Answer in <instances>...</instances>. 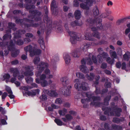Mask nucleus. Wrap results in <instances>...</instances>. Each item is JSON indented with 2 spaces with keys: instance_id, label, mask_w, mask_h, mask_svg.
I'll return each instance as SVG.
<instances>
[{
  "instance_id": "nucleus-1",
  "label": "nucleus",
  "mask_w": 130,
  "mask_h": 130,
  "mask_svg": "<svg viewBox=\"0 0 130 130\" xmlns=\"http://www.w3.org/2000/svg\"><path fill=\"white\" fill-rule=\"evenodd\" d=\"M87 21L90 24L96 23V25L97 28L101 30H106L108 28L106 26L102 25L101 23L102 19H101L98 18H95L94 19H89Z\"/></svg>"
},
{
  "instance_id": "nucleus-2",
  "label": "nucleus",
  "mask_w": 130,
  "mask_h": 130,
  "mask_svg": "<svg viewBox=\"0 0 130 130\" xmlns=\"http://www.w3.org/2000/svg\"><path fill=\"white\" fill-rule=\"evenodd\" d=\"M64 27L67 30V32L70 36V40L72 44H75L77 41L80 40V38L77 36V33L73 31H70L69 29V26L67 23H66Z\"/></svg>"
},
{
  "instance_id": "nucleus-3",
  "label": "nucleus",
  "mask_w": 130,
  "mask_h": 130,
  "mask_svg": "<svg viewBox=\"0 0 130 130\" xmlns=\"http://www.w3.org/2000/svg\"><path fill=\"white\" fill-rule=\"evenodd\" d=\"M44 12L45 15L44 17V20L47 22V27L46 33L47 34L50 32L52 29L53 23L51 19L48 17V11L47 7L44 9Z\"/></svg>"
},
{
  "instance_id": "nucleus-4",
  "label": "nucleus",
  "mask_w": 130,
  "mask_h": 130,
  "mask_svg": "<svg viewBox=\"0 0 130 130\" xmlns=\"http://www.w3.org/2000/svg\"><path fill=\"white\" fill-rule=\"evenodd\" d=\"M29 13L32 14V15H28V18H31L32 19H34L36 21H38L41 20V16L42 13L41 11L37 10H30L29 11Z\"/></svg>"
},
{
  "instance_id": "nucleus-5",
  "label": "nucleus",
  "mask_w": 130,
  "mask_h": 130,
  "mask_svg": "<svg viewBox=\"0 0 130 130\" xmlns=\"http://www.w3.org/2000/svg\"><path fill=\"white\" fill-rule=\"evenodd\" d=\"M24 49L26 52L28 51L30 53V56L31 57L35 55H39L41 52V51L40 49L36 50L35 48H32V46L31 45L25 47Z\"/></svg>"
},
{
  "instance_id": "nucleus-6",
  "label": "nucleus",
  "mask_w": 130,
  "mask_h": 130,
  "mask_svg": "<svg viewBox=\"0 0 130 130\" xmlns=\"http://www.w3.org/2000/svg\"><path fill=\"white\" fill-rule=\"evenodd\" d=\"M48 67V63L46 62L41 61L37 66V69L38 71L36 73L37 77L41 76V73L44 71L45 68H47Z\"/></svg>"
},
{
  "instance_id": "nucleus-7",
  "label": "nucleus",
  "mask_w": 130,
  "mask_h": 130,
  "mask_svg": "<svg viewBox=\"0 0 130 130\" xmlns=\"http://www.w3.org/2000/svg\"><path fill=\"white\" fill-rule=\"evenodd\" d=\"M78 79H75L74 82H77L74 85L75 88L78 91H85L87 90V88L85 86V83L82 82L81 83L79 82H78Z\"/></svg>"
},
{
  "instance_id": "nucleus-8",
  "label": "nucleus",
  "mask_w": 130,
  "mask_h": 130,
  "mask_svg": "<svg viewBox=\"0 0 130 130\" xmlns=\"http://www.w3.org/2000/svg\"><path fill=\"white\" fill-rule=\"evenodd\" d=\"M24 21L30 23H27L24 22V26L25 27L29 28L30 27H36L39 26V24L38 23H34V21L31 19H29L27 18H23Z\"/></svg>"
},
{
  "instance_id": "nucleus-9",
  "label": "nucleus",
  "mask_w": 130,
  "mask_h": 130,
  "mask_svg": "<svg viewBox=\"0 0 130 130\" xmlns=\"http://www.w3.org/2000/svg\"><path fill=\"white\" fill-rule=\"evenodd\" d=\"M25 71L24 74L25 76H31L34 74L32 71L34 69V66H32L27 65L25 66Z\"/></svg>"
},
{
  "instance_id": "nucleus-10",
  "label": "nucleus",
  "mask_w": 130,
  "mask_h": 130,
  "mask_svg": "<svg viewBox=\"0 0 130 130\" xmlns=\"http://www.w3.org/2000/svg\"><path fill=\"white\" fill-rule=\"evenodd\" d=\"M113 109V111L110 112V113L111 116L114 115V112L115 113V116H116L119 117L121 115V113L122 111V109L120 108L115 107H112Z\"/></svg>"
},
{
  "instance_id": "nucleus-11",
  "label": "nucleus",
  "mask_w": 130,
  "mask_h": 130,
  "mask_svg": "<svg viewBox=\"0 0 130 130\" xmlns=\"http://www.w3.org/2000/svg\"><path fill=\"white\" fill-rule=\"evenodd\" d=\"M57 7L55 0H53L51 5V10L53 14H56L58 13Z\"/></svg>"
},
{
  "instance_id": "nucleus-12",
  "label": "nucleus",
  "mask_w": 130,
  "mask_h": 130,
  "mask_svg": "<svg viewBox=\"0 0 130 130\" xmlns=\"http://www.w3.org/2000/svg\"><path fill=\"white\" fill-rule=\"evenodd\" d=\"M47 27V26L46 28L45 27V24L44 23H43L41 24H40L39 29L40 30V31L39 30H38L37 32V33L38 34V36H40L41 32H42L43 33L44 32L45 29H46L45 32H46ZM51 30L50 31V32H48V33L47 34L46 33V35H48L49 33L51 32Z\"/></svg>"
},
{
  "instance_id": "nucleus-13",
  "label": "nucleus",
  "mask_w": 130,
  "mask_h": 130,
  "mask_svg": "<svg viewBox=\"0 0 130 130\" xmlns=\"http://www.w3.org/2000/svg\"><path fill=\"white\" fill-rule=\"evenodd\" d=\"M54 26L57 29L56 31L58 32H61L63 31V29L62 26L58 23L57 21H55L54 22Z\"/></svg>"
},
{
  "instance_id": "nucleus-14",
  "label": "nucleus",
  "mask_w": 130,
  "mask_h": 130,
  "mask_svg": "<svg viewBox=\"0 0 130 130\" xmlns=\"http://www.w3.org/2000/svg\"><path fill=\"white\" fill-rule=\"evenodd\" d=\"M60 80L64 86H67L70 83L68 78L66 76L60 78Z\"/></svg>"
},
{
  "instance_id": "nucleus-15",
  "label": "nucleus",
  "mask_w": 130,
  "mask_h": 130,
  "mask_svg": "<svg viewBox=\"0 0 130 130\" xmlns=\"http://www.w3.org/2000/svg\"><path fill=\"white\" fill-rule=\"evenodd\" d=\"M10 72L13 73V77H17L20 74V72L18 69L16 68H12L10 69Z\"/></svg>"
},
{
  "instance_id": "nucleus-16",
  "label": "nucleus",
  "mask_w": 130,
  "mask_h": 130,
  "mask_svg": "<svg viewBox=\"0 0 130 130\" xmlns=\"http://www.w3.org/2000/svg\"><path fill=\"white\" fill-rule=\"evenodd\" d=\"M7 49L9 51H13L15 48V44L13 41L11 40L9 41V44H7Z\"/></svg>"
},
{
  "instance_id": "nucleus-17",
  "label": "nucleus",
  "mask_w": 130,
  "mask_h": 130,
  "mask_svg": "<svg viewBox=\"0 0 130 130\" xmlns=\"http://www.w3.org/2000/svg\"><path fill=\"white\" fill-rule=\"evenodd\" d=\"M63 56L66 63L67 64H68L71 60L70 57L69 55L67 53H64L63 54Z\"/></svg>"
},
{
  "instance_id": "nucleus-18",
  "label": "nucleus",
  "mask_w": 130,
  "mask_h": 130,
  "mask_svg": "<svg viewBox=\"0 0 130 130\" xmlns=\"http://www.w3.org/2000/svg\"><path fill=\"white\" fill-rule=\"evenodd\" d=\"M72 88V86L71 85L69 86L66 90H63L62 92L64 95L66 96L69 95L71 92L70 89Z\"/></svg>"
},
{
  "instance_id": "nucleus-19",
  "label": "nucleus",
  "mask_w": 130,
  "mask_h": 130,
  "mask_svg": "<svg viewBox=\"0 0 130 130\" xmlns=\"http://www.w3.org/2000/svg\"><path fill=\"white\" fill-rule=\"evenodd\" d=\"M4 40H5L9 39H11V31L10 30H7L6 31V34L3 36Z\"/></svg>"
},
{
  "instance_id": "nucleus-20",
  "label": "nucleus",
  "mask_w": 130,
  "mask_h": 130,
  "mask_svg": "<svg viewBox=\"0 0 130 130\" xmlns=\"http://www.w3.org/2000/svg\"><path fill=\"white\" fill-rule=\"evenodd\" d=\"M103 111H104V114L105 115H109V113L112 110V109L110 107H103L102 108Z\"/></svg>"
},
{
  "instance_id": "nucleus-21",
  "label": "nucleus",
  "mask_w": 130,
  "mask_h": 130,
  "mask_svg": "<svg viewBox=\"0 0 130 130\" xmlns=\"http://www.w3.org/2000/svg\"><path fill=\"white\" fill-rule=\"evenodd\" d=\"M124 120V118L123 117H121L120 118L117 117H114L113 118L112 121L114 123L118 124L120 122H122Z\"/></svg>"
},
{
  "instance_id": "nucleus-22",
  "label": "nucleus",
  "mask_w": 130,
  "mask_h": 130,
  "mask_svg": "<svg viewBox=\"0 0 130 130\" xmlns=\"http://www.w3.org/2000/svg\"><path fill=\"white\" fill-rule=\"evenodd\" d=\"M46 78V75L44 74H42L40 76V79L38 78H36V82L38 84H39L40 83V81L42 80H45Z\"/></svg>"
},
{
  "instance_id": "nucleus-23",
  "label": "nucleus",
  "mask_w": 130,
  "mask_h": 130,
  "mask_svg": "<svg viewBox=\"0 0 130 130\" xmlns=\"http://www.w3.org/2000/svg\"><path fill=\"white\" fill-rule=\"evenodd\" d=\"M74 15L76 19H79L81 17L80 11L78 10H76L74 12Z\"/></svg>"
},
{
  "instance_id": "nucleus-24",
  "label": "nucleus",
  "mask_w": 130,
  "mask_h": 130,
  "mask_svg": "<svg viewBox=\"0 0 130 130\" xmlns=\"http://www.w3.org/2000/svg\"><path fill=\"white\" fill-rule=\"evenodd\" d=\"M83 23L82 22L79 23L78 22V21L76 20L71 22L70 23V25L71 27H74L76 26H80Z\"/></svg>"
},
{
  "instance_id": "nucleus-25",
  "label": "nucleus",
  "mask_w": 130,
  "mask_h": 130,
  "mask_svg": "<svg viewBox=\"0 0 130 130\" xmlns=\"http://www.w3.org/2000/svg\"><path fill=\"white\" fill-rule=\"evenodd\" d=\"M103 103L99 102H91L90 105L91 106H94L95 107H100Z\"/></svg>"
},
{
  "instance_id": "nucleus-26",
  "label": "nucleus",
  "mask_w": 130,
  "mask_h": 130,
  "mask_svg": "<svg viewBox=\"0 0 130 130\" xmlns=\"http://www.w3.org/2000/svg\"><path fill=\"white\" fill-rule=\"evenodd\" d=\"M38 42L40 44V47L43 50H44L45 46L43 38H39L38 40Z\"/></svg>"
},
{
  "instance_id": "nucleus-27",
  "label": "nucleus",
  "mask_w": 130,
  "mask_h": 130,
  "mask_svg": "<svg viewBox=\"0 0 130 130\" xmlns=\"http://www.w3.org/2000/svg\"><path fill=\"white\" fill-rule=\"evenodd\" d=\"M80 70L83 73H88L89 70L85 65H82L80 67Z\"/></svg>"
},
{
  "instance_id": "nucleus-28",
  "label": "nucleus",
  "mask_w": 130,
  "mask_h": 130,
  "mask_svg": "<svg viewBox=\"0 0 130 130\" xmlns=\"http://www.w3.org/2000/svg\"><path fill=\"white\" fill-rule=\"evenodd\" d=\"M95 75L93 73H90L89 75L88 74L86 75V78L89 80L90 81H92L94 78Z\"/></svg>"
},
{
  "instance_id": "nucleus-29",
  "label": "nucleus",
  "mask_w": 130,
  "mask_h": 130,
  "mask_svg": "<svg viewBox=\"0 0 130 130\" xmlns=\"http://www.w3.org/2000/svg\"><path fill=\"white\" fill-rule=\"evenodd\" d=\"M111 98V95H108L104 98V104L105 105L108 106L109 105V101L110 100Z\"/></svg>"
},
{
  "instance_id": "nucleus-30",
  "label": "nucleus",
  "mask_w": 130,
  "mask_h": 130,
  "mask_svg": "<svg viewBox=\"0 0 130 130\" xmlns=\"http://www.w3.org/2000/svg\"><path fill=\"white\" fill-rule=\"evenodd\" d=\"M111 127L114 130H121L122 129V126L117 125L115 124H112Z\"/></svg>"
},
{
  "instance_id": "nucleus-31",
  "label": "nucleus",
  "mask_w": 130,
  "mask_h": 130,
  "mask_svg": "<svg viewBox=\"0 0 130 130\" xmlns=\"http://www.w3.org/2000/svg\"><path fill=\"white\" fill-rule=\"evenodd\" d=\"M92 11L93 15L95 16L98 15L99 14V10L96 6H95L93 8Z\"/></svg>"
},
{
  "instance_id": "nucleus-32",
  "label": "nucleus",
  "mask_w": 130,
  "mask_h": 130,
  "mask_svg": "<svg viewBox=\"0 0 130 130\" xmlns=\"http://www.w3.org/2000/svg\"><path fill=\"white\" fill-rule=\"evenodd\" d=\"M25 8L27 9H34L35 8V6L31 5V3L26 4Z\"/></svg>"
},
{
  "instance_id": "nucleus-33",
  "label": "nucleus",
  "mask_w": 130,
  "mask_h": 130,
  "mask_svg": "<svg viewBox=\"0 0 130 130\" xmlns=\"http://www.w3.org/2000/svg\"><path fill=\"white\" fill-rule=\"evenodd\" d=\"M24 20L23 19L17 18L15 20V22L17 24L20 23L21 25H24V22H23Z\"/></svg>"
},
{
  "instance_id": "nucleus-34",
  "label": "nucleus",
  "mask_w": 130,
  "mask_h": 130,
  "mask_svg": "<svg viewBox=\"0 0 130 130\" xmlns=\"http://www.w3.org/2000/svg\"><path fill=\"white\" fill-rule=\"evenodd\" d=\"M8 42H0V47L2 49H5L6 47L7 46Z\"/></svg>"
},
{
  "instance_id": "nucleus-35",
  "label": "nucleus",
  "mask_w": 130,
  "mask_h": 130,
  "mask_svg": "<svg viewBox=\"0 0 130 130\" xmlns=\"http://www.w3.org/2000/svg\"><path fill=\"white\" fill-rule=\"evenodd\" d=\"M14 41H15V40ZM15 42L16 44L19 45H22L24 43L23 41L21 39H18Z\"/></svg>"
},
{
  "instance_id": "nucleus-36",
  "label": "nucleus",
  "mask_w": 130,
  "mask_h": 130,
  "mask_svg": "<svg viewBox=\"0 0 130 130\" xmlns=\"http://www.w3.org/2000/svg\"><path fill=\"white\" fill-rule=\"evenodd\" d=\"M76 75L77 77L79 78L84 79L85 78V75L83 73L80 72H77Z\"/></svg>"
},
{
  "instance_id": "nucleus-37",
  "label": "nucleus",
  "mask_w": 130,
  "mask_h": 130,
  "mask_svg": "<svg viewBox=\"0 0 130 130\" xmlns=\"http://www.w3.org/2000/svg\"><path fill=\"white\" fill-rule=\"evenodd\" d=\"M106 61L110 64L112 65L114 63L115 60L113 59H111L109 57L107 58Z\"/></svg>"
},
{
  "instance_id": "nucleus-38",
  "label": "nucleus",
  "mask_w": 130,
  "mask_h": 130,
  "mask_svg": "<svg viewBox=\"0 0 130 130\" xmlns=\"http://www.w3.org/2000/svg\"><path fill=\"white\" fill-rule=\"evenodd\" d=\"M110 54L112 57L114 58H117V55L116 52L115 51H112L110 50L109 51Z\"/></svg>"
},
{
  "instance_id": "nucleus-39",
  "label": "nucleus",
  "mask_w": 130,
  "mask_h": 130,
  "mask_svg": "<svg viewBox=\"0 0 130 130\" xmlns=\"http://www.w3.org/2000/svg\"><path fill=\"white\" fill-rule=\"evenodd\" d=\"M54 121L59 126H61L63 125V122L60 120L56 118L54 120Z\"/></svg>"
},
{
  "instance_id": "nucleus-40",
  "label": "nucleus",
  "mask_w": 130,
  "mask_h": 130,
  "mask_svg": "<svg viewBox=\"0 0 130 130\" xmlns=\"http://www.w3.org/2000/svg\"><path fill=\"white\" fill-rule=\"evenodd\" d=\"M80 7L83 9L88 10L89 9V6H87V5H86L85 3H81L80 4Z\"/></svg>"
},
{
  "instance_id": "nucleus-41",
  "label": "nucleus",
  "mask_w": 130,
  "mask_h": 130,
  "mask_svg": "<svg viewBox=\"0 0 130 130\" xmlns=\"http://www.w3.org/2000/svg\"><path fill=\"white\" fill-rule=\"evenodd\" d=\"M72 55L74 57H78L80 56L78 54L77 50H75L72 52Z\"/></svg>"
},
{
  "instance_id": "nucleus-42",
  "label": "nucleus",
  "mask_w": 130,
  "mask_h": 130,
  "mask_svg": "<svg viewBox=\"0 0 130 130\" xmlns=\"http://www.w3.org/2000/svg\"><path fill=\"white\" fill-rule=\"evenodd\" d=\"M42 81H41L40 83L42 87H44L48 85V83L46 80H44Z\"/></svg>"
},
{
  "instance_id": "nucleus-43",
  "label": "nucleus",
  "mask_w": 130,
  "mask_h": 130,
  "mask_svg": "<svg viewBox=\"0 0 130 130\" xmlns=\"http://www.w3.org/2000/svg\"><path fill=\"white\" fill-rule=\"evenodd\" d=\"M92 35L94 37L98 39H100V36L98 31L93 32Z\"/></svg>"
},
{
  "instance_id": "nucleus-44",
  "label": "nucleus",
  "mask_w": 130,
  "mask_h": 130,
  "mask_svg": "<svg viewBox=\"0 0 130 130\" xmlns=\"http://www.w3.org/2000/svg\"><path fill=\"white\" fill-rule=\"evenodd\" d=\"M40 61V58L39 57H36L34 58L33 62L35 64H38Z\"/></svg>"
},
{
  "instance_id": "nucleus-45",
  "label": "nucleus",
  "mask_w": 130,
  "mask_h": 130,
  "mask_svg": "<svg viewBox=\"0 0 130 130\" xmlns=\"http://www.w3.org/2000/svg\"><path fill=\"white\" fill-rule=\"evenodd\" d=\"M57 95V93L53 90H50L49 95L51 96H56Z\"/></svg>"
},
{
  "instance_id": "nucleus-46",
  "label": "nucleus",
  "mask_w": 130,
  "mask_h": 130,
  "mask_svg": "<svg viewBox=\"0 0 130 130\" xmlns=\"http://www.w3.org/2000/svg\"><path fill=\"white\" fill-rule=\"evenodd\" d=\"M84 3L88 6H91L92 4V2L91 0H85Z\"/></svg>"
},
{
  "instance_id": "nucleus-47",
  "label": "nucleus",
  "mask_w": 130,
  "mask_h": 130,
  "mask_svg": "<svg viewBox=\"0 0 130 130\" xmlns=\"http://www.w3.org/2000/svg\"><path fill=\"white\" fill-rule=\"evenodd\" d=\"M93 101L95 102V101H100L101 98L100 96H93L92 98Z\"/></svg>"
},
{
  "instance_id": "nucleus-48",
  "label": "nucleus",
  "mask_w": 130,
  "mask_h": 130,
  "mask_svg": "<svg viewBox=\"0 0 130 130\" xmlns=\"http://www.w3.org/2000/svg\"><path fill=\"white\" fill-rule=\"evenodd\" d=\"M5 89L8 92L9 94H12L13 93L10 87L8 86H6Z\"/></svg>"
},
{
  "instance_id": "nucleus-49",
  "label": "nucleus",
  "mask_w": 130,
  "mask_h": 130,
  "mask_svg": "<svg viewBox=\"0 0 130 130\" xmlns=\"http://www.w3.org/2000/svg\"><path fill=\"white\" fill-rule=\"evenodd\" d=\"M40 99L42 101H44L47 99V98L46 95L44 94H42L41 96L39 97Z\"/></svg>"
},
{
  "instance_id": "nucleus-50",
  "label": "nucleus",
  "mask_w": 130,
  "mask_h": 130,
  "mask_svg": "<svg viewBox=\"0 0 130 130\" xmlns=\"http://www.w3.org/2000/svg\"><path fill=\"white\" fill-rule=\"evenodd\" d=\"M25 79L27 83H31L33 80V78L31 77H28L25 78Z\"/></svg>"
},
{
  "instance_id": "nucleus-51",
  "label": "nucleus",
  "mask_w": 130,
  "mask_h": 130,
  "mask_svg": "<svg viewBox=\"0 0 130 130\" xmlns=\"http://www.w3.org/2000/svg\"><path fill=\"white\" fill-rule=\"evenodd\" d=\"M86 62L87 64L91 65L93 63L90 58H88L86 59Z\"/></svg>"
},
{
  "instance_id": "nucleus-52",
  "label": "nucleus",
  "mask_w": 130,
  "mask_h": 130,
  "mask_svg": "<svg viewBox=\"0 0 130 130\" xmlns=\"http://www.w3.org/2000/svg\"><path fill=\"white\" fill-rule=\"evenodd\" d=\"M40 92V90L37 89L35 90L34 92H31V96L35 95L36 94H38Z\"/></svg>"
},
{
  "instance_id": "nucleus-53",
  "label": "nucleus",
  "mask_w": 130,
  "mask_h": 130,
  "mask_svg": "<svg viewBox=\"0 0 130 130\" xmlns=\"http://www.w3.org/2000/svg\"><path fill=\"white\" fill-rule=\"evenodd\" d=\"M65 117L67 120L68 121H70L72 120L73 118L70 114H66L65 116Z\"/></svg>"
},
{
  "instance_id": "nucleus-54",
  "label": "nucleus",
  "mask_w": 130,
  "mask_h": 130,
  "mask_svg": "<svg viewBox=\"0 0 130 130\" xmlns=\"http://www.w3.org/2000/svg\"><path fill=\"white\" fill-rule=\"evenodd\" d=\"M86 95L88 98V100L89 101H91V99H92V96L91 94H89L88 92L86 93L85 94Z\"/></svg>"
},
{
  "instance_id": "nucleus-55",
  "label": "nucleus",
  "mask_w": 130,
  "mask_h": 130,
  "mask_svg": "<svg viewBox=\"0 0 130 130\" xmlns=\"http://www.w3.org/2000/svg\"><path fill=\"white\" fill-rule=\"evenodd\" d=\"M93 42H88L84 45L83 48L84 49H86L89 47L92 44Z\"/></svg>"
},
{
  "instance_id": "nucleus-56",
  "label": "nucleus",
  "mask_w": 130,
  "mask_h": 130,
  "mask_svg": "<svg viewBox=\"0 0 130 130\" xmlns=\"http://www.w3.org/2000/svg\"><path fill=\"white\" fill-rule=\"evenodd\" d=\"M126 20V18H124L120 20H118L117 22V24L118 25H120L121 23H123Z\"/></svg>"
},
{
  "instance_id": "nucleus-57",
  "label": "nucleus",
  "mask_w": 130,
  "mask_h": 130,
  "mask_svg": "<svg viewBox=\"0 0 130 130\" xmlns=\"http://www.w3.org/2000/svg\"><path fill=\"white\" fill-rule=\"evenodd\" d=\"M96 87V89L95 91V94L96 95H97L98 94H101V91L99 88H98L96 87Z\"/></svg>"
},
{
  "instance_id": "nucleus-58",
  "label": "nucleus",
  "mask_w": 130,
  "mask_h": 130,
  "mask_svg": "<svg viewBox=\"0 0 130 130\" xmlns=\"http://www.w3.org/2000/svg\"><path fill=\"white\" fill-rule=\"evenodd\" d=\"M104 128L106 130H110V127L109 126V124L107 123H105L104 124Z\"/></svg>"
},
{
  "instance_id": "nucleus-59",
  "label": "nucleus",
  "mask_w": 130,
  "mask_h": 130,
  "mask_svg": "<svg viewBox=\"0 0 130 130\" xmlns=\"http://www.w3.org/2000/svg\"><path fill=\"white\" fill-rule=\"evenodd\" d=\"M18 50L13 52L11 53V56L13 57H15L18 55Z\"/></svg>"
},
{
  "instance_id": "nucleus-60",
  "label": "nucleus",
  "mask_w": 130,
  "mask_h": 130,
  "mask_svg": "<svg viewBox=\"0 0 130 130\" xmlns=\"http://www.w3.org/2000/svg\"><path fill=\"white\" fill-rule=\"evenodd\" d=\"M55 102L57 104H60L62 103V101L60 98H58L56 99L55 101Z\"/></svg>"
},
{
  "instance_id": "nucleus-61",
  "label": "nucleus",
  "mask_w": 130,
  "mask_h": 130,
  "mask_svg": "<svg viewBox=\"0 0 130 130\" xmlns=\"http://www.w3.org/2000/svg\"><path fill=\"white\" fill-rule=\"evenodd\" d=\"M13 13L15 14H18L22 13V12L21 10H15L13 11Z\"/></svg>"
},
{
  "instance_id": "nucleus-62",
  "label": "nucleus",
  "mask_w": 130,
  "mask_h": 130,
  "mask_svg": "<svg viewBox=\"0 0 130 130\" xmlns=\"http://www.w3.org/2000/svg\"><path fill=\"white\" fill-rule=\"evenodd\" d=\"M25 32L26 31L24 29L19 30L17 31L18 33L20 35L24 34L25 33Z\"/></svg>"
},
{
  "instance_id": "nucleus-63",
  "label": "nucleus",
  "mask_w": 130,
  "mask_h": 130,
  "mask_svg": "<svg viewBox=\"0 0 130 130\" xmlns=\"http://www.w3.org/2000/svg\"><path fill=\"white\" fill-rule=\"evenodd\" d=\"M116 67L118 69H120L121 66V63L120 61H118L116 63Z\"/></svg>"
},
{
  "instance_id": "nucleus-64",
  "label": "nucleus",
  "mask_w": 130,
  "mask_h": 130,
  "mask_svg": "<svg viewBox=\"0 0 130 130\" xmlns=\"http://www.w3.org/2000/svg\"><path fill=\"white\" fill-rule=\"evenodd\" d=\"M107 64L105 62L102 63L101 66V68L104 69H106L107 68Z\"/></svg>"
}]
</instances>
